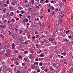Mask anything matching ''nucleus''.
<instances>
[{"label":"nucleus","instance_id":"nucleus-1","mask_svg":"<svg viewBox=\"0 0 73 73\" xmlns=\"http://www.w3.org/2000/svg\"><path fill=\"white\" fill-rule=\"evenodd\" d=\"M12 49H15V47L16 46V45H15V44H12Z\"/></svg>","mask_w":73,"mask_h":73},{"label":"nucleus","instance_id":"nucleus-2","mask_svg":"<svg viewBox=\"0 0 73 73\" xmlns=\"http://www.w3.org/2000/svg\"><path fill=\"white\" fill-rule=\"evenodd\" d=\"M54 40V38H50L48 39V40H49V41H50L51 42L53 41Z\"/></svg>","mask_w":73,"mask_h":73},{"label":"nucleus","instance_id":"nucleus-3","mask_svg":"<svg viewBox=\"0 0 73 73\" xmlns=\"http://www.w3.org/2000/svg\"><path fill=\"white\" fill-rule=\"evenodd\" d=\"M6 52L7 53H10V52H11V49H7L6 50Z\"/></svg>","mask_w":73,"mask_h":73},{"label":"nucleus","instance_id":"nucleus-4","mask_svg":"<svg viewBox=\"0 0 73 73\" xmlns=\"http://www.w3.org/2000/svg\"><path fill=\"white\" fill-rule=\"evenodd\" d=\"M43 40L45 42H46V43H48L49 42V41L48 40H46L45 39H43Z\"/></svg>","mask_w":73,"mask_h":73},{"label":"nucleus","instance_id":"nucleus-5","mask_svg":"<svg viewBox=\"0 0 73 73\" xmlns=\"http://www.w3.org/2000/svg\"><path fill=\"white\" fill-rule=\"evenodd\" d=\"M30 5V3H29V2L27 4L25 5V6L27 7H29Z\"/></svg>","mask_w":73,"mask_h":73},{"label":"nucleus","instance_id":"nucleus-6","mask_svg":"<svg viewBox=\"0 0 73 73\" xmlns=\"http://www.w3.org/2000/svg\"><path fill=\"white\" fill-rule=\"evenodd\" d=\"M49 8H50L51 9H52V10H54V7L53 6H51Z\"/></svg>","mask_w":73,"mask_h":73},{"label":"nucleus","instance_id":"nucleus-7","mask_svg":"<svg viewBox=\"0 0 73 73\" xmlns=\"http://www.w3.org/2000/svg\"><path fill=\"white\" fill-rule=\"evenodd\" d=\"M29 58L28 57L25 58H24V60L25 61H27Z\"/></svg>","mask_w":73,"mask_h":73},{"label":"nucleus","instance_id":"nucleus-8","mask_svg":"<svg viewBox=\"0 0 73 73\" xmlns=\"http://www.w3.org/2000/svg\"><path fill=\"white\" fill-rule=\"evenodd\" d=\"M35 65H32L31 67V69H35Z\"/></svg>","mask_w":73,"mask_h":73},{"label":"nucleus","instance_id":"nucleus-9","mask_svg":"<svg viewBox=\"0 0 73 73\" xmlns=\"http://www.w3.org/2000/svg\"><path fill=\"white\" fill-rule=\"evenodd\" d=\"M14 53L16 54L17 53H19V50H15L14 51Z\"/></svg>","mask_w":73,"mask_h":73},{"label":"nucleus","instance_id":"nucleus-10","mask_svg":"<svg viewBox=\"0 0 73 73\" xmlns=\"http://www.w3.org/2000/svg\"><path fill=\"white\" fill-rule=\"evenodd\" d=\"M50 70H51V71H53V70H54V69H53V68L52 66H51L50 67Z\"/></svg>","mask_w":73,"mask_h":73},{"label":"nucleus","instance_id":"nucleus-11","mask_svg":"<svg viewBox=\"0 0 73 73\" xmlns=\"http://www.w3.org/2000/svg\"><path fill=\"white\" fill-rule=\"evenodd\" d=\"M44 71L45 72H47L49 71V69L48 68H46L44 70Z\"/></svg>","mask_w":73,"mask_h":73},{"label":"nucleus","instance_id":"nucleus-12","mask_svg":"<svg viewBox=\"0 0 73 73\" xmlns=\"http://www.w3.org/2000/svg\"><path fill=\"white\" fill-rule=\"evenodd\" d=\"M10 16H13L14 15V14L13 13V12H12L10 13Z\"/></svg>","mask_w":73,"mask_h":73},{"label":"nucleus","instance_id":"nucleus-13","mask_svg":"<svg viewBox=\"0 0 73 73\" xmlns=\"http://www.w3.org/2000/svg\"><path fill=\"white\" fill-rule=\"evenodd\" d=\"M35 1L34 0H31V4H34Z\"/></svg>","mask_w":73,"mask_h":73},{"label":"nucleus","instance_id":"nucleus-14","mask_svg":"<svg viewBox=\"0 0 73 73\" xmlns=\"http://www.w3.org/2000/svg\"><path fill=\"white\" fill-rule=\"evenodd\" d=\"M40 70H40V68H38V69H37L36 71H37V72H40Z\"/></svg>","mask_w":73,"mask_h":73},{"label":"nucleus","instance_id":"nucleus-15","mask_svg":"<svg viewBox=\"0 0 73 73\" xmlns=\"http://www.w3.org/2000/svg\"><path fill=\"white\" fill-rule=\"evenodd\" d=\"M18 58H20V59H22V58H23V57H22L21 55H19L18 56Z\"/></svg>","mask_w":73,"mask_h":73},{"label":"nucleus","instance_id":"nucleus-16","mask_svg":"<svg viewBox=\"0 0 73 73\" xmlns=\"http://www.w3.org/2000/svg\"><path fill=\"white\" fill-rule=\"evenodd\" d=\"M27 17L28 18V19H29V20H31V16H27Z\"/></svg>","mask_w":73,"mask_h":73},{"label":"nucleus","instance_id":"nucleus-17","mask_svg":"<svg viewBox=\"0 0 73 73\" xmlns=\"http://www.w3.org/2000/svg\"><path fill=\"white\" fill-rule=\"evenodd\" d=\"M11 21L12 22H13V23H15V19H12Z\"/></svg>","mask_w":73,"mask_h":73},{"label":"nucleus","instance_id":"nucleus-18","mask_svg":"<svg viewBox=\"0 0 73 73\" xmlns=\"http://www.w3.org/2000/svg\"><path fill=\"white\" fill-rule=\"evenodd\" d=\"M1 64L3 65V64H5V62H4V61L3 60H2L1 61Z\"/></svg>","mask_w":73,"mask_h":73},{"label":"nucleus","instance_id":"nucleus-19","mask_svg":"<svg viewBox=\"0 0 73 73\" xmlns=\"http://www.w3.org/2000/svg\"><path fill=\"white\" fill-rule=\"evenodd\" d=\"M35 35H38V31H35Z\"/></svg>","mask_w":73,"mask_h":73},{"label":"nucleus","instance_id":"nucleus-20","mask_svg":"<svg viewBox=\"0 0 73 73\" xmlns=\"http://www.w3.org/2000/svg\"><path fill=\"white\" fill-rule=\"evenodd\" d=\"M12 36L13 37V38L14 39H15V38H16V36L14 35H13Z\"/></svg>","mask_w":73,"mask_h":73},{"label":"nucleus","instance_id":"nucleus-21","mask_svg":"<svg viewBox=\"0 0 73 73\" xmlns=\"http://www.w3.org/2000/svg\"><path fill=\"white\" fill-rule=\"evenodd\" d=\"M39 61H42V60H43V58H39Z\"/></svg>","mask_w":73,"mask_h":73},{"label":"nucleus","instance_id":"nucleus-22","mask_svg":"<svg viewBox=\"0 0 73 73\" xmlns=\"http://www.w3.org/2000/svg\"><path fill=\"white\" fill-rule=\"evenodd\" d=\"M1 27L3 28H5V25H1Z\"/></svg>","mask_w":73,"mask_h":73},{"label":"nucleus","instance_id":"nucleus-23","mask_svg":"<svg viewBox=\"0 0 73 73\" xmlns=\"http://www.w3.org/2000/svg\"><path fill=\"white\" fill-rule=\"evenodd\" d=\"M22 66H25L26 65V64L25 63H23L22 64Z\"/></svg>","mask_w":73,"mask_h":73},{"label":"nucleus","instance_id":"nucleus-24","mask_svg":"<svg viewBox=\"0 0 73 73\" xmlns=\"http://www.w3.org/2000/svg\"><path fill=\"white\" fill-rule=\"evenodd\" d=\"M1 69L2 70H4V67L2 66L1 68Z\"/></svg>","mask_w":73,"mask_h":73},{"label":"nucleus","instance_id":"nucleus-25","mask_svg":"<svg viewBox=\"0 0 73 73\" xmlns=\"http://www.w3.org/2000/svg\"><path fill=\"white\" fill-rule=\"evenodd\" d=\"M39 65H40V66H42V65H43V64L42 63L40 62L39 63Z\"/></svg>","mask_w":73,"mask_h":73},{"label":"nucleus","instance_id":"nucleus-26","mask_svg":"<svg viewBox=\"0 0 73 73\" xmlns=\"http://www.w3.org/2000/svg\"><path fill=\"white\" fill-rule=\"evenodd\" d=\"M7 45H5L3 48V49H6V48H7Z\"/></svg>","mask_w":73,"mask_h":73},{"label":"nucleus","instance_id":"nucleus-27","mask_svg":"<svg viewBox=\"0 0 73 73\" xmlns=\"http://www.w3.org/2000/svg\"><path fill=\"white\" fill-rule=\"evenodd\" d=\"M32 9L31 8H29L28 9V10L29 11V12H30V11H31V10Z\"/></svg>","mask_w":73,"mask_h":73},{"label":"nucleus","instance_id":"nucleus-28","mask_svg":"<svg viewBox=\"0 0 73 73\" xmlns=\"http://www.w3.org/2000/svg\"><path fill=\"white\" fill-rule=\"evenodd\" d=\"M40 56L41 57H43L44 54H42V53H41V54L40 55Z\"/></svg>","mask_w":73,"mask_h":73},{"label":"nucleus","instance_id":"nucleus-29","mask_svg":"<svg viewBox=\"0 0 73 73\" xmlns=\"http://www.w3.org/2000/svg\"><path fill=\"white\" fill-rule=\"evenodd\" d=\"M56 65V63L52 64V66H55Z\"/></svg>","mask_w":73,"mask_h":73},{"label":"nucleus","instance_id":"nucleus-30","mask_svg":"<svg viewBox=\"0 0 73 73\" xmlns=\"http://www.w3.org/2000/svg\"><path fill=\"white\" fill-rule=\"evenodd\" d=\"M34 64H35V65H36V64L38 65V63L37 62H35L34 63Z\"/></svg>","mask_w":73,"mask_h":73},{"label":"nucleus","instance_id":"nucleus-31","mask_svg":"<svg viewBox=\"0 0 73 73\" xmlns=\"http://www.w3.org/2000/svg\"><path fill=\"white\" fill-rule=\"evenodd\" d=\"M9 0H7V2H6V3L7 4H9Z\"/></svg>","mask_w":73,"mask_h":73},{"label":"nucleus","instance_id":"nucleus-32","mask_svg":"<svg viewBox=\"0 0 73 73\" xmlns=\"http://www.w3.org/2000/svg\"><path fill=\"white\" fill-rule=\"evenodd\" d=\"M24 43L25 45H27V44H28V42L26 41Z\"/></svg>","mask_w":73,"mask_h":73},{"label":"nucleus","instance_id":"nucleus-33","mask_svg":"<svg viewBox=\"0 0 73 73\" xmlns=\"http://www.w3.org/2000/svg\"><path fill=\"white\" fill-rule=\"evenodd\" d=\"M24 68L25 69H27L28 68V67H27V66H25Z\"/></svg>","mask_w":73,"mask_h":73},{"label":"nucleus","instance_id":"nucleus-34","mask_svg":"<svg viewBox=\"0 0 73 73\" xmlns=\"http://www.w3.org/2000/svg\"><path fill=\"white\" fill-rule=\"evenodd\" d=\"M60 21V23H61L62 22V21H63V20L62 19H60V21Z\"/></svg>","mask_w":73,"mask_h":73},{"label":"nucleus","instance_id":"nucleus-35","mask_svg":"<svg viewBox=\"0 0 73 73\" xmlns=\"http://www.w3.org/2000/svg\"><path fill=\"white\" fill-rule=\"evenodd\" d=\"M21 13L22 14H23V13H24V11H21Z\"/></svg>","mask_w":73,"mask_h":73},{"label":"nucleus","instance_id":"nucleus-36","mask_svg":"<svg viewBox=\"0 0 73 73\" xmlns=\"http://www.w3.org/2000/svg\"><path fill=\"white\" fill-rule=\"evenodd\" d=\"M65 41H67V42H69V40H68V39H67L66 38L65 40Z\"/></svg>","mask_w":73,"mask_h":73},{"label":"nucleus","instance_id":"nucleus-37","mask_svg":"<svg viewBox=\"0 0 73 73\" xmlns=\"http://www.w3.org/2000/svg\"><path fill=\"white\" fill-rule=\"evenodd\" d=\"M61 54H62V55H66V54L64 53H62Z\"/></svg>","mask_w":73,"mask_h":73},{"label":"nucleus","instance_id":"nucleus-38","mask_svg":"<svg viewBox=\"0 0 73 73\" xmlns=\"http://www.w3.org/2000/svg\"><path fill=\"white\" fill-rule=\"evenodd\" d=\"M15 64L17 65H19V62H16Z\"/></svg>","mask_w":73,"mask_h":73},{"label":"nucleus","instance_id":"nucleus-39","mask_svg":"<svg viewBox=\"0 0 73 73\" xmlns=\"http://www.w3.org/2000/svg\"><path fill=\"white\" fill-rule=\"evenodd\" d=\"M21 8V7H18V9H20V10H21V9H22Z\"/></svg>","mask_w":73,"mask_h":73},{"label":"nucleus","instance_id":"nucleus-40","mask_svg":"<svg viewBox=\"0 0 73 73\" xmlns=\"http://www.w3.org/2000/svg\"><path fill=\"white\" fill-rule=\"evenodd\" d=\"M24 53L25 54H27V53H28V51H25L24 52Z\"/></svg>","mask_w":73,"mask_h":73},{"label":"nucleus","instance_id":"nucleus-41","mask_svg":"<svg viewBox=\"0 0 73 73\" xmlns=\"http://www.w3.org/2000/svg\"><path fill=\"white\" fill-rule=\"evenodd\" d=\"M60 17H62L63 16H64V15L63 14H62L61 15H60Z\"/></svg>","mask_w":73,"mask_h":73},{"label":"nucleus","instance_id":"nucleus-42","mask_svg":"<svg viewBox=\"0 0 73 73\" xmlns=\"http://www.w3.org/2000/svg\"><path fill=\"white\" fill-rule=\"evenodd\" d=\"M29 56L31 57V58L33 57L32 55V54H30Z\"/></svg>","mask_w":73,"mask_h":73},{"label":"nucleus","instance_id":"nucleus-43","mask_svg":"<svg viewBox=\"0 0 73 73\" xmlns=\"http://www.w3.org/2000/svg\"><path fill=\"white\" fill-rule=\"evenodd\" d=\"M44 32H45L46 35H48V32L47 31H44Z\"/></svg>","mask_w":73,"mask_h":73},{"label":"nucleus","instance_id":"nucleus-44","mask_svg":"<svg viewBox=\"0 0 73 73\" xmlns=\"http://www.w3.org/2000/svg\"><path fill=\"white\" fill-rule=\"evenodd\" d=\"M68 37L69 38H72V36H70V35L68 36Z\"/></svg>","mask_w":73,"mask_h":73},{"label":"nucleus","instance_id":"nucleus-45","mask_svg":"<svg viewBox=\"0 0 73 73\" xmlns=\"http://www.w3.org/2000/svg\"><path fill=\"white\" fill-rule=\"evenodd\" d=\"M32 38H33L34 39H35L36 38V37L35 36H33L32 37Z\"/></svg>","mask_w":73,"mask_h":73},{"label":"nucleus","instance_id":"nucleus-46","mask_svg":"<svg viewBox=\"0 0 73 73\" xmlns=\"http://www.w3.org/2000/svg\"><path fill=\"white\" fill-rule=\"evenodd\" d=\"M16 73H21V72L17 70Z\"/></svg>","mask_w":73,"mask_h":73},{"label":"nucleus","instance_id":"nucleus-47","mask_svg":"<svg viewBox=\"0 0 73 73\" xmlns=\"http://www.w3.org/2000/svg\"><path fill=\"white\" fill-rule=\"evenodd\" d=\"M1 37H2V38H4V35H1Z\"/></svg>","mask_w":73,"mask_h":73},{"label":"nucleus","instance_id":"nucleus-48","mask_svg":"<svg viewBox=\"0 0 73 73\" xmlns=\"http://www.w3.org/2000/svg\"><path fill=\"white\" fill-rule=\"evenodd\" d=\"M44 1V0H40V2L41 3H42V2H43V1Z\"/></svg>","mask_w":73,"mask_h":73},{"label":"nucleus","instance_id":"nucleus-49","mask_svg":"<svg viewBox=\"0 0 73 73\" xmlns=\"http://www.w3.org/2000/svg\"><path fill=\"white\" fill-rule=\"evenodd\" d=\"M45 2L46 3H49V1L48 0H46L45 1Z\"/></svg>","mask_w":73,"mask_h":73},{"label":"nucleus","instance_id":"nucleus-50","mask_svg":"<svg viewBox=\"0 0 73 73\" xmlns=\"http://www.w3.org/2000/svg\"><path fill=\"white\" fill-rule=\"evenodd\" d=\"M3 5L5 6V7H7V6H8V5L5 4Z\"/></svg>","mask_w":73,"mask_h":73},{"label":"nucleus","instance_id":"nucleus-51","mask_svg":"<svg viewBox=\"0 0 73 73\" xmlns=\"http://www.w3.org/2000/svg\"><path fill=\"white\" fill-rule=\"evenodd\" d=\"M40 36V35H37L36 36V38H38V37Z\"/></svg>","mask_w":73,"mask_h":73},{"label":"nucleus","instance_id":"nucleus-52","mask_svg":"<svg viewBox=\"0 0 73 73\" xmlns=\"http://www.w3.org/2000/svg\"><path fill=\"white\" fill-rule=\"evenodd\" d=\"M48 5L49 7H50L51 6H50V3H49L48 4Z\"/></svg>","mask_w":73,"mask_h":73},{"label":"nucleus","instance_id":"nucleus-53","mask_svg":"<svg viewBox=\"0 0 73 73\" xmlns=\"http://www.w3.org/2000/svg\"><path fill=\"white\" fill-rule=\"evenodd\" d=\"M17 0H15V1H14V2L15 3H17Z\"/></svg>","mask_w":73,"mask_h":73},{"label":"nucleus","instance_id":"nucleus-54","mask_svg":"<svg viewBox=\"0 0 73 73\" xmlns=\"http://www.w3.org/2000/svg\"><path fill=\"white\" fill-rule=\"evenodd\" d=\"M25 22H27V23H28V19H27L26 20Z\"/></svg>","mask_w":73,"mask_h":73},{"label":"nucleus","instance_id":"nucleus-55","mask_svg":"<svg viewBox=\"0 0 73 73\" xmlns=\"http://www.w3.org/2000/svg\"><path fill=\"white\" fill-rule=\"evenodd\" d=\"M27 62H30V61H29V59L28 60L26 61Z\"/></svg>","mask_w":73,"mask_h":73},{"label":"nucleus","instance_id":"nucleus-56","mask_svg":"<svg viewBox=\"0 0 73 73\" xmlns=\"http://www.w3.org/2000/svg\"><path fill=\"white\" fill-rule=\"evenodd\" d=\"M27 62H30V61H29V59L28 60L26 61Z\"/></svg>","mask_w":73,"mask_h":73},{"label":"nucleus","instance_id":"nucleus-57","mask_svg":"<svg viewBox=\"0 0 73 73\" xmlns=\"http://www.w3.org/2000/svg\"><path fill=\"white\" fill-rule=\"evenodd\" d=\"M13 60H14V61H15V60H16V59H15L13 58H12L11 59V61H13Z\"/></svg>","mask_w":73,"mask_h":73},{"label":"nucleus","instance_id":"nucleus-58","mask_svg":"<svg viewBox=\"0 0 73 73\" xmlns=\"http://www.w3.org/2000/svg\"><path fill=\"white\" fill-rule=\"evenodd\" d=\"M7 16H11L10 14H9V13H7Z\"/></svg>","mask_w":73,"mask_h":73},{"label":"nucleus","instance_id":"nucleus-59","mask_svg":"<svg viewBox=\"0 0 73 73\" xmlns=\"http://www.w3.org/2000/svg\"><path fill=\"white\" fill-rule=\"evenodd\" d=\"M10 9H11L12 10L13 9V7H11H11H10Z\"/></svg>","mask_w":73,"mask_h":73},{"label":"nucleus","instance_id":"nucleus-60","mask_svg":"<svg viewBox=\"0 0 73 73\" xmlns=\"http://www.w3.org/2000/svg\"><path fill=\"white\" fill-rule=\"evenodd\" d=\"M17 13H20V11H19V10H17Z\"/></svg>","mask_w":73,"mask_h":73},{"label":"nucleus","instance_id":"nucleus-61","mask_svg":"<svg viewBox=\"0 0 73 73\" xmlns=\"http://www.w3.org/2000/svg\"><path fill=\"white\" fill-rule=\"evenodd\" d=\"M19 17H21V16H23V15H22L21 14H20L19 15Z\"/></svg>","mask_w":73,"mask_h":73},{"label":"nucleus","instance_id":"nucleus-62","mask_svg":"<svg viewBox=\"0 0 73 73\" xmlns=\"http://www.w3.org/2000/svg\"><path fill=\"white\" fill-rule=\"evenodd\" d=\"M62 28H60V32H61V31H62Z\"/></svg>","mask_w":73,"mask_h":73},{"label":"nucleus","instance_id":"nucleus-63","mask_svg":"<svg viewBox=\"0 0 73 73\" xmlns=\"http://www.w3.org/2000/svg\"><path fill=\"white\" fill-rule=\"evenodd\" d=\"M52 56H53L52 55H51L50 57V58H52V57H53Z\"/></svg>","mask_w":73,"mask_h":73},{"label":"nucleus","instance_id":"nucleus-64","mask_svg":"<svg viewBox=\"0 0 73 73\" xmlns=\"http://www.w3.org/2000/svg\"><path fill=\"white\" fill-rule=\"evenodd\" d=\"M11 4L12 5H15V3H11Z\"/></svg>","mask_w":73,"mask_h":73}]
</instances>
